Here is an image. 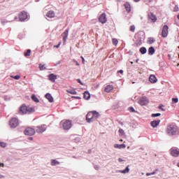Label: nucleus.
I'll return each mask as SVG.
<instances>
[{"label":"nucleus","instance_id":"obj_55","mask_svg":"<svg viewBox=\"0 0 179 179\" xmlns=\"http://www.w3.org/2000/svg\"><path fill=\"white\" fill-rule=\"evenodd\" d=\"M29 139H30L31 141H32V140H33V138H32V137H30Z\"/></svg>","mask_w":179,"mask_h":179},{"label":"nucleus","instance_id":"obj_41","mask_svg":"<svg viewBox=\"0 0 179 179\" xmlns=\"http://www.w3.org/2000/svg\"><path fill=\"white\" fill-rule=\"evenodd\" d=\"M129 110L130 111V113H135L134 107H130V108H129Z\"/></svg>","mask_w":179,"mask_h":179},{"label":"nucleus","instance_id":"obj_39","mask_svg":"<svg viewBox=\"0 0 179 179\" xmlns=\"http://www.w3.org/2000/svg\"><path fill=\"white\" fill-rule=\"evenodd\" d=\"M161 114L160 113H157V114H152L151 117H160Z\"/></svg>","mask_w":179,"mask_h":179},{"label":"nucleus","instance_id":"obj_30","mask_svg":"<svg viewBox=\"0 0 179 179\" xmlns=\"http://www.w3.org/2000/svg\"><path fill=\"white\" fill-rule=\"evenodd\" d=\"M31 53V49H28V50H27V52H25L24 56H26V57L30 56Z\"/></svg>","mask_w":179,"mask_h":179},{"label":"nucleus","instance_id":"obj_31","mask_svg":"<svg viewBox=\"0 0 179 179\" xmlns=\"http://www.w3.org/2000/svg\"><path fill=\"white\" fill-rule=\"evenodd\" d=\"M19 20H20V22H23V12L22 11H21L20 14L19 15Z\"/></svg>","mask_w":179,"mask_h":179},{"label":"nucleus","instance_id":"obj_12","mask_svg":"<svg viewBox=\"0 0 179 179\" xmlns=\"http://www.w3.org/2000/svg\"><path fill=\"white\" fill-rule=\"evenodd\" d=\"M171 155L174 157L179 156V149H175L174 148H172L171 149Z\"/></svg>","mask_w":179,"mask_h":179},{"label":"nucleus","instance_id":"obj_42","mask_svg":"<svg viewBox=\"0 0 179 179\" xmlns=\"http://www.w3.org/2000/svg\"><path fill=\"white\" fill-rule=\"evenodd\" d=\"M119 132H120V134L121 135H124V129H119Z\"/></svg>","mask_w":179,"mask_h":179},{"label":"nucleus","instance_id":"obj_56","mask_svg":"<svg viewBox=\"0 0 179 179\" xmlns=\"http://www.w3.org/2000/svg\"><path fill=\"white\" fill-rule=\"evenodd\" d=\"M178 19L179 20V14L177 15Z\"/></svg>","mask_w":179,"mask_h":179},{"label":"nucleus","instance_id":"obj_38","mask_svg":"<svg viewBox=\"0 0 179 179\" xmlns=\"http://www.w3.org/2000/svg\"><path fill=\"white\" fill-rule=\"evenodd\" d=\"M0 146L1 148H6V143H3V142H1L0 143Z\"/></svg>","mask_w":179,"mask_h":179},{"label":"nucleus","instance_id":"obj_37","mask_svg":"<svg viewBox=\"0 0 179 179\" xmlns=\"http://www.w3.org/2000/svg\"><path fill=\"white\" fill-rule=\"evenodd\" d=\"M113 44L115 45H118L117 39H113Z\"/></svg>","mask_w":179,"mask_h":179},{"label":"nucleus","instance_id":"obj_27","mask_svg":"<svg viewBox=\"0 0 179 179\" xmlns=\"http://www.w3.org/2000/svg\"><path fill=\"white\" fill-rule=\"evenodd\" d=\"M140 52H141V53H142V55H145V53H147L148 50H147L146 48H141Z\"/></svg>","mask_w":179,"mask_h":179},{"label":"nucleus","instance_id":"obj_15","mask_svg":"<svg viewBox=\"0 0 179 179\" xmlns=\"http://www.w3.org/2000/svg\"><path fill=\"white\" fill-rule=\"evenodd\" d=\"M113 90H114V87L111 84H108V85H106L105 87L106 92H111V91H113Z\"/></svg>","mask_w":179,"mask_h":179},{"label":"nucleus","instance_id":"obj_5","mask_svg":"<svg viewBox=\"0 0 179 179\" xmlns=\"http://www.w3.org/2000/svg\"><path fill=\"white\" fill-rule=\"evenodd\" d=\"M138 103L141 106H148V104H149V99L147 96H142V98H140L138 100Z\"/></svg>","mask_w":179,"mask_h":179},{"label":"nucleus","instance_id":"obj_50","mask_svg":"<svg viewBox=\"0 0 179 179\" xmlns=\"http://www.w3.org/2000/svg\"><path fill=\"white\" fill-rule=\"evenodd\" d=\"M81 59H82L83 63V64H85V59H84V57H83V56H81Z\"/></svg>","mask_w":179,"mask_h":179},{"label":"nucleus","instance_id":"obj_43","mask_svg":"<svg viewBox=\"0 0 179 179\" xmlns=\"http://www.w3.org/2000/svg\"><path fill=\"white\" fill-rule=\"evenodd\" d=\"M70 92V94H77V91H75V90H71V91H68Z\"/></svg>","mask_w":179,"mask_h":179},{"label":"nucleus","instance_id":"obj_22","mask_svg":"<svg viewBox=\"0 0 179 179\" xmlns=\"http://www.w3.org/2000/svg\"><path fill=\"white\" fill-rule=\"evenodd\" d=\"M92 115H93V122L94 120H97L99 117H100L99 113H97V111H92Z\"/></svg>","mask_w":179,"mask_h":179},{"label":"nucleus","instance_id":"obj_29","mask_svg":"<svg viewBox=\"0 0 179 179\" xmlns=\"http://www.w3.org/2000/svg\"><path fill=\"white\" fill-rule=\"evenodd\" d=\"M29 17H30V15H28L27 12L24 11V20H25L26 19H29Z\"/></svg>","mask_w":179,"mask_h":179},{"label":"nucleus","instance_id":"obj_36","mask_svg":"<svg viewBox=\"0 0 179 179\" xmlns=\"http://www.w3.org/2000/svg\"><path fill=\"white\" fill-rule=\"evenodd\" d=\"M19 113H20V114H21L22 115H23V105H22V106L20 107Z\"/></svg>","mask_w":179,"mask_h":179},{"label":"nucleus","instance_id":"obj_51","mask_svg":"<svg viewBox=\"0 0 179 179\" xmlns=\"http://www.w3.org/2000/svg\"><path fill=\"white\" fill-rule=\"evenodd\" d=\"M74 62L76 63V65H77V66H79V65H80L79 63H78V62L77 60H74Z\"/></svg>","mask_w":179,"mask_h":179},{"label":"nucleus","instance_id":"obj_33","mask_svg":"<svg viewBox=\"0 0 179 179\" xmlns=\"http://www.w3.org/2000/svg\"><path fill=\"white\" fill-rule=\"evenodd\" d=\"M129 29L131 32H135V30H136L135 25H131V27H129Z\"/></svg>","mask_w":179,"mask_h":179},{"label":"nucleus","instance_id":"obj_7","mask_svg":"<svg viewBox=\"0 0 179 179\" xmlns=\"http://www.w3.org/2000/svg\"><path fill=\"white\" fill-rule=\"evenodd\" d=\"M168 35H169V27L168 25H164L162 29V36L163 38H166Z\"/></svg>","mask_w":179,"mask_h":179},{"label":"nucleus","instance_id":"obj_45","mask_svg":"<svg viewBox=\"0 0 179 179\" xmlns=\"http://www.w3.org/2000/svg\"><path fill=\"white\" fill-rule=\"evenodd\" d=\"M62 45V42H59L58 45H57L56 46H55V48H59Z\"/></svg>","mask_w":179,"mask_h":179},{"label":"nucleus","instance_id":"obj_13","mask_svg":"<svg viewBox=\"0 0 179 179\" xmlns=\"http://www.w3.org/2000/svg\"><path fill=\"white\" fill-rule=\"evenodd\" d=\"M45 125H41V127H37L36 132H38V134H42L45 131Z\"/></svg>","mask_w":179,"mask_h":179},{"label":"nucleus","instance_id":"obj_47","mask_svg":"<svg viewBox=\"0 0 179 179\" xmlns=\"http://www.w3.org/2000/svg\"><path fill=\"white\" fill-rule=\"evenodd\" d=\"M117 73H120L121 74H123L124 71L123 70H118Z\"/></svg>","mask_w":179,"mask_h":179},{"label":"nucleus","instance_id":"obj_46","mask_svg":"<svg viewBox=\"0 0 179 179\" xmlns=\"http://www.w3.org/2000/svg\"><path fill=\"white\" fill-rule=\"evenodd\" d=\"M163 106H159V108L162 111H165L164 108H162Z\"/></svg>","mask_w":179,"mask_h":179},{"label":"nucleus","instance_id":"obj_1","mask_svg":"<svg viewBox=\"0 0 179 179\" xmlns=\"http://www.w3.org/2000/svg\"><path fill=\"white\" fill-rule=\"evenodd\" d=\"M166 132L168 135H169V136L179 135V128L176 124H169L166 126Z\"/></svg>","mask_w":179,"mask_h":179},{"label":"nucleus","instance_id":"obj_23","mask_svg":"<svg viewBox=\"0 0 179 179\" xmlns=\"http://www.w3.org/2000/svg\"><path fill=\"white\" fill-rule=\"evenodd\" d=\"M31 99L33 100V101H35V103H39L40 101V99H38V96H36L35 94H33L31 95Z\"/></svg>","mask_w":179,"mask_h":179},{"label":"nucleus","instance_id":"obj_26","mask_svg":"<svg viewBox=\"0 0 179 179\" xmlns=\"http://www.w3.org/2000/svg\"><path fill=\"white\" fill-rule=\"evenodd\" d=\"M51 164L52 166H56V164H59V162H58V160H56V159H52Z\"/></svg>","mask_w":179,"mask_h":179},{"label":"nucleus","instance_id":"obj_10","mask_svg":"<svg viewBox=\"0 0 179 179\" xmlns=\"http://www.w3.org/2000/svg\"><path fill=\"white\" fill-rule=\"evenodd\" d=\"M86 121L87 122H93V111H90L86 115Z\"/></svg>","mask_w":179,"mask_h":179},{"label":"nucleus","instance_id":"obj_44","mask_svg":"<svg viewBox=\"0 0 179 179\" xmlns=\"http://www.w3.org/2000/svg\"><path fill=\"white\" fill-rule=\"evenodd\" d=\"M78 83H80V84H81L82 85H83V83L82 82V80H80V78H78L77 79Z\"/></svg>","mask_w":179,"mask_h":179},{"label":"nucleus","instance_id":"obj_32","mask_svg":"<svg viewBox=\"0 0 179 179\" xmlns=\"http://www.w3.org/2000/svg\"><path fill=\"white\" fill-rule=\"evenodd\" d=\"M10 78H13V79H15V80H19V79H20V76H19V75H17L15 76H10Z\"/></svg>","mask_w":179,"mask_h":179},{"label":"nucleus","instance_id":"obj_28","mask_svg":"<svg viewBox=\"0 0 179 179\" xmlns=\"http://www.w3.org/2000/svg\"><path fill=\"white\" fill-rule=\"evenodd\" d=\"M155 38H149L148 41V43L150 45H152V43H155Z\"/></svg>","mask_w":179,"mask_h":179},{"label":"nucleus","instance_id":"obj_49","mask_svg":"<svg viewBox=\"0 0 179 179\" xmlns=\"http://www.w3.org/2000/svg\"><path fill=\"white\" fill-rule=\"evenodd\" d=\"M152 174H155V172H152V173H146V176H152Z\"/></svg>","mask_w":179,"mask_h":179},{"label":"nucleus","instance_id":"obj_11","mask_svg":"<svg viewBox=\"0 0 179 179\" xmlns=\"http://www.w3.org/2000/svg\"><path fill=\"white\" fill-rule=\"evenodd\" d=\"M69 29H66V31H64V32H63V34H62L64 44H65L67 41V38L69 36Z\"/></svg>","mask_w":179,"mask_h":179},{"label":"nucleus","instance_id":"obj_18","mask_svg":"<svg viewBox=\"0 0 179 179\" xmlns=\"http://www.w3.org/2000/svg\"><path fill=\"white\" fill-rule=\"evenodd\" d=\"M48 78H49V80H50V81H52L53 83H55V80H57V76L52 73L51 74H49Z\"/></svg>","mask_w":179,"mask_h":179},{"label":"nucleus","instance_id":"obj_34","mask_svg":"<svg viewBox=\"0 0 179 179\" xmlns=\"http://www.w3.org/2000/svg\"><path fill=\"white\" fill-rule=\"evenodd\" d=\"M39 69L40 70H45V64H39Z\"/></svg>","mask_w":179,"mask_h":179},{"label":"nucleus","instance_id":"obj_19","mask_svg":"<svg viewBox=\"0 0 179 179\" xmlns=\"http://www.w3.org/2000/svg\"><path fill=\"white\" fill-rule=\"evenodd\" d=\"M45 96H46V99L48 100V101H50V103H53L54 98L52 95H51V94L48 92L47 94H45Z\"/></svg>","mask_w":179,"mask_h":179},{"label":"nucleus","instance_id":"obj_6","mask_svg":"<svg viewBox=\"0 0 179 179\" xmlns=\"http://www.w3.org/2000/svg\"><path fill=\"white\" fill-rule=\"evenodd\" d=\"M148 20H150L151 22H157V17L156 16V15H155V13H153V12H148Z\"/></svg>","mask_w":179,"mask_h":179},{"label":"nucleus","instance_id":"obj_16","mask_svg":"<svg viewBox=\"0 0 179 179\" xmlns=\"http://www.w3.org/2000/svg\"><path fill=\"white\" fill-rule=\"evenodd\" d=\"M149 80H150V83H157V78L156 76H155V74H150V76L149 77Z\"/></svg>","mask_w":179,"mask_h":179},{"label":"nucleus","instance_id":"obj_35","mask_svg":"<svg viewBox=\"0 0 179 179\" xmlns=\"http://www.w3.org/2000/svg\"><path fill=\"white\" fill-rule=\"evenodd\" d=\"M129 166H127L126 169H124V170H122V173H129Z\"/></svg>","mask_w":179,"mask_h":179},{"label":"nucleus","instance_id":"obj_60","mask_svg":"<svg viewBox=\"0 0 179 179\" xmlns=\"http://www.w3.org/2000/svg\"><path fill=\"white\" fill-rule=\"evenodd\" d=\"M177 166H178V167H179V163L177 164Z\"/></svg>","mask_w":179,"mask_h":179},{"label":"nucleus","instance_id":"obj_21","mask_svg":"<svg viewBox=\"0 0 179 179\" xmlns=\"http://www.w3.org/2000/svg\"><path fill=\"white\" fill-rule=\"evenodd\" d=\"M124 7H125V9L127 12H131V3H129V2H126L124 3Z\"/></svg>","mask_w":179,"mask_h":179},{"label":"nucleus","instance_id":"obj_3","mask_svg":"<svg viewBox=\"0 0 179 179\" xmlns=\"http://www.w3.org/2000/svg\"><path fill=\"white\" fill-rule=\"evenodd\" d=\"M35 107H30L29 106H27L24 105V115L31 114L32 113H35Z\"/></svg>","mask_w":179,"mask_h":179},{"label":"nucleus","instance_id":"obj_17","mask_svg":"<svg viewBox=\"0 0 179 179\" xmlns=\"http://www.w3.org/2000/svg\"><path fill=\"white\" fill-rule=\"evenodd\" d=\"M46 16L48 17H55V10H48L46 13Z\"/></svg>","mask_w":179,"mask_h":179},{"label":"nucleus","instance_id":"obj_24","mask_svg":"<svg viewBox=\"0 0 179 179\" xmlns=\"http://www.w3.org/2000/svg\"><path fill=\"white\" fill-rule=\"evenodd\" d=\"M155 52V48H153V46H151L150 48H149L148 55H154Z\"/></svg>","mask_w":179,"mask_h":179},{"label":"nucleus","instance_id":"obj_14","mask_svg":"<svg viewBox=\"0 0 179 179\" xmlns=\"http://www.w3.org/2000/svg\"><path fill=\"white\" fill-rule=\"evenodd\" d=\"M160 122H161L160 120L151 121L150 124L153 128H157V127H158V125H159Z\"/></svg>","mask_w":179,"mask_h":179},{"label":"nucleus","instance_id":"obj_8","mask_svg":"<svg viewBox=\"0 0 179 179\" xmlns=\"http://www.w3.org/2000/svg\"><path fill=\"white\" fill-rule=\"evenodd\" d=\"M25 135H34L36 134V131L34 128L28 127L24 131Z\"/></svg>","mask_w":179,"mask_h":179},{"label":"nucleus","instance_id":"obj_58","mask_svg":"<svg viewBox=\"0 0 179 179\" xmlns=\"http://www.w3.org/2000/svg\"><path fill=\"white\" fill-rule=\"evenodd\" d=\"M95 169H99V167H97V166L96 167V166H95Z\"/></svg>","mask_w":179,"mask_h":179},{"label":"nucleus","instance_id":"obj_61","mask_svg":"<svg viewBox=\"0 0 179 179\" xmlns=\"http://www.w3.org/2000/svg\"><path fill=\"white\" fill-rule=\"evenodd\" d=\"M120 141H121V142H122L123 140H122V139H120Z\"/></svg>","mask_w":179,"mask_h":179},{"label":"nucleus","instance_id":"obj_9","mask_svg":"<svg viewBox=\"0 0 179 179\" xmlns=\"http://www.w3.org/2000/svg\"><path fill=\"white\" fill-rule=\"evenodd\" d=\"M99 20L101 23H106V22H107L108 19L105 13L99 15Z\"/></svg>","mask_w":179,"mask_h":179},{"label":"nucleus","instance_id":"obj_20","mask_svg":"<svg viewBox=\"0 0 179 179\" xmlns=\"http://www.w3.org/2000/svg\"><path fill=\"white\" fill-rule=\"evenodd\" d=\"M83 96L85 100H90L91 94L89 91H85Z\"/></svg>","mask_w":179,"mask_h":179},{"label":"nucleus","instance_id":"obj_48","mask_svg":"<svg viewBox=\"0 0 179 179\" xmlns=\"http://www.w3.org/2000/svg\"><path fill=\"white\" fill-rule=\"evenodd\" d=\"M0 167H5V164L0 163Z\"/></svg>","mask_w":179,"mask_h":179},{"label":"nucleus","instance_id":"obj_59","mask_svg":"<svg viewBox=\"0 0 179 179\" xmlns=\"http://www.w3.org/2000/svg\"><path fill=\"white\" fill-rule=\"evenodd\" d=\"M19 38L22 39V38L20 37V36H19Z\"/></svg>","mask_w":179,"mask_h":179},{"label":"nucleus","instance_id":"obj_52","mask_svg":"<svg viewBox=\"0 0 179 179\" xmlns=\"http://www.w3.org/2000/svg\"><path fill=\"white\" fill-rule=\"evenodd\" d=\"M122 159H121V157L119 158V162H122Z\"/></svg>","mask_w":179,"mask_h":179},{"label":"nucleus","instance_id":"obj_57","mask_svg":"<svg viewBox=\"0 0 179 179\" xmlns=\"http://www.w3.org/2000/svg\"><path fill=\"white\" fill-rule=\"evenodd\" d=\"M138 59H137V60H136V63H138Z\"/></svg>","mask_w":179,"mask_h":179},{"label":"nucleus","instance_id":"obj_53","mask_svg":"<svg viewBox=\"0 0 179 179\" xmlns=\"http://www.w3.org/2000/svg\"><path fill=\"white\" fill-rule=\"evenodd\" d=\"M135 2H138L141 0H134Z\"/></svg>","mask_w":179,"mask_h":179},{"label":"nucleus","instance_id":"obj_40","mask_svg":"<svg viewBox=\"0 0 179 179\" xmlns=\"http://www.w3.org/2000/svg\"><path fill=\"white\" fill-rule=\"evenodd\" d=\"M178 98H172V101H173V103H178Z\"/></svg>","mask_w":179,"mask_h":179},{"label":"nucleus","instance_id":"obj_4","mask_svg":"<svg viewBox=\"0 0 179 179\" xmlns=\"http://www.w3.org/2000/svg\"><path fill=\"white\" fill-rule=\"evenodd\" d=\"M10 128H17L19 126V120L17 118L13 117L9 122Z\"/></svg>","mask_w":179,"mask_h":179},{"label":"nucleus","instance_id":"obj_54","mask_svg":"<svg viewBox=\"0 0 179 179\" xmlns=\"http://www.w3.org/2000/svg\"><path fill=\"white\" fill-rule=\"evenodd\" d=\"M15 20H17V17H15Z\"/></svg>","mask_w":179,"mask_h":179},{"label":"nucleus","instance_id":"obj_25","mask_svg":"<svg viewBox=\"0 0 179 179\" xmlns=\"http://www.w3.org/2000/svg\"><path fill=\"white\" fill-rule=\"evenodd\" d=\"M115 148H118L119 149H122L126 148V145L124 143H122L121 145H118L117 143H116L115 145H114Z\"/></svg>","mask_w":179,"mask_h":179},{"label":"nucleus","instance_id":"obj_2","mask_svg":"<svg viewBox=\"0 0 179 179\" xmlns=\"http://www.w3.org/2000/svg\"><path fill=\"white\" fill-rule=\"evenodd\" d=\"M61 124L64 129H71L73 125L72 121H70L69 120H64L61 122Z\"/></svg>","mask_w":179,"mask_h":179},{"label":"nucleus","instance_id":"obj_62","mask_svg":"<svg viewBox=\"0 0 179 179\" xmlns=\"http://www.w3.org/2000/svg\"><path fill=\"white\" fill-rule=\"evenodd\" d=\"M178 49H179V46H178Z\"/></svg>","mask_w":179,"mask_h":179}]
</instances>
